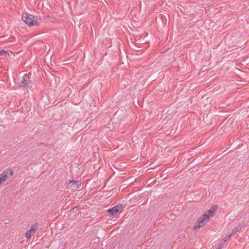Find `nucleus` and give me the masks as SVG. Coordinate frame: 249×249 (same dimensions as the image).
<instances>
[{"instance_id":"obj_5","label":"nucleus","mask_w":249,"mask_h":249,"mask_svg":"<svg viewBox=\"0 0 249 249\" xmlns=\"http://www.w3.org/2000/svg\"><path fill=\"white\" fill-rule=\"evenodd\" d=\"M2 173L5 178V180H6L9 177L13 175L14 171L11 168H8L4 170Z\"/></svg>"},{"instance_id":"obj_8","label":"nucleus","mask_w":249,"mask_h":249,"mask_svg":"<svg viewBox=\"0 0 249 249\" xmlns=\"http://www.w3.org/2000/svg\"><path fill=\"white\" fill-rule=\"evenodd\" d=\"M38 223H36L32 225L29 230L33 233V234L35 233V232L37 230L38 228Z\"/></svg>"},{"instance_id":"obj_6","label":"nucleus","mask_w":249,"mask_h":249,"mask_svg":"<svg viewBox=\"0 0 249 249\" xmlns=\"http://www.w3.org/2000/svg\"><path fill=\"white\" fill-rule=\"evenodd\" d=\"M67 185H71V187H73L75 189L79 188L81 186V182L79 181H74L73 180H69V183H66Z\"/></svg>"},{"instance_id":"obj_11","label":"nucleus","mask_w":249,"mask_h":249,"mask_svg":"<svg viewBox=\"0 0 249 249\" xmlns=\"http://www.w3.org/2000/svg\"><path fill=\"white\" fill-rule=\"evenodd\" d=\"M0 178L2 179L4 181H5V178H4V176H3V174H2V173L0 174Z\"/></svg>"},{"instance_id":"obj_14","label":"nucleus","mask_w":249,"mask_h":249,"mask_svg":"<svg viewBox=\"0 0 249 249\" xmlns=\"http://www.w3.org/2000/svg\"><path fill=\"white\" fill-rule=\"evenodd\" d=\"M124 81H125V80H122L121 82V83L122 84L123 82H124Z\"/></svg>"},{"instance_id":"obj_10","label":"nucleus","mask_w":249,"mask_h":249,"mask_svg":"<svg viewBox=\"0 0 249 249\" xmlns=\"http://www.w3.org/2000/svg\"><path fill=\"white\" fill-rule=\"evenodd\" d=\"M9 55V53H8V52H7L6 51H5L4 50H0V55L4 56V55Z\"/></svg>"},{"instance_id":"obj_2","label":"nucleus","mask_w":249,"mask_h":249,"mask_svg":"<svg viewBox=\"0 0 249 249\" xmlns=\"http://www.w3.org/2000/svg\"><path fill=\"white\" fill-rule=\"evenodd\" d=\"M22 19L30 27L39 25L38 22L36 21V18L27 13H24L22 14Z\"/></svg>"},{"instance_id":"obj_9","label":"nucleus","mask_w":249,"mask_h":249,"mask_svg":"<svg viewBox=\"0 0 249 249\" xmlns=\"http://www.w3.org/2000/svg\"><path fill=\"white\" fill-rule=\"evenodd\" d=\"M33 234V233H32L29 230H28L26 233H25V237L27 238H30L32 235Z\"/></svg>"},{"instance_id":"obj_13","label":"nucleus","mask_w":249,"mask_h":249,"mask_svg":"<svg viewBox=\"0 0 249 249\" xmlns=\"http://www.w3.org/2000/svg\"><path fill=\"white\" fill-rule=\"evenodd\" d=\"M231 235V234H228L226 236V238H227V239H228V238L230 237Z\"/></svg>"},{"instance_id":"obj_4","label":"nucleus","mask_w":249,"mask_h":249,"mask_svg":"<svg viewBox=\"0 0 249 249\" xmlns=\"http://www.w3.org/2000/svg\"><path fill=\"white\" fill-rule=\"evenodd\" d=\"M30 84H33L32 81L30 79V77L27 74H25L21 79L19 86L21 87H27Z\"/></svg>"},{"instance_id":"obj_3","label":"nucleus","mask_w":249,"mask_h":249,"mask_svg":"<svg viewBox=\"0 0 249 249\" xmlns=\"http://www.w3.org/2000/svg\"><path fill=\"white\" fill-rule=\"evenodd\" d=\"M123 209L122 204H119L112 208L108 209L107 212L111 217L114 218L117 215V213L122 212Z\"/></svg>"},{"instance_id":"obj_12","label":"nucleus","mask_w":249,"mask_h":249,"mask_svg":"<svg viewBox=\"0 0 249 249\" xmlns=\"http://www.w3.org/2000/svg\"><path fill=\"white\" fill-rule=\"evenodd\" d=\"M3 182H4V181L2 179L0 178V185H1Z\"/></svg>"},{"instance_id":"obj_7","label":"nucleus","mask_w":249,"mask_h":249,"mask_svg":"<svg viewBox=\"0 0 249 249\" xmlns=\"http://www.w3.org/2000/svg\"><path fill=\"white\" fill-rule=\"evenodd\" d=\"M244 226V224L243 223H240L239 225H238L237 226H236L233 230H232V233L237 232L239 231H240L241 229Z\"/></svg>"},{"instance_id":"obj_1","label":"nucleus","mask_w":249,"mask_h":249,"mask_svg":"<svg viewBox=\"0 0 249 249\" xmlns=\"http://www.w3.org/2000/svg\"><path fill=\"white\" fill-rule=\"evenodd\" d=\"M217 206H213L208 211H206L197 220V223L193 226V229L196 230L203 226L207 222L210 216L213 214V213L216 210Z\"/></svg>"}]
</instances>
